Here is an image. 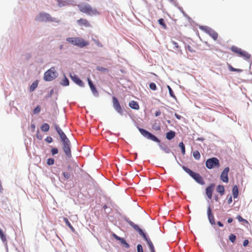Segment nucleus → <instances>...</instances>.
Returning <instances> with one entry per match:
<instances>
[{
  "label": "nucleus",
  "mask_w": 252,
  "mask_h": 252,
  "mask_svg": "<svg viewBox=\"0 0 252 252\" xmlns=\"http://www.w3.org/2000/svg\"><path fill=\"white\" fill-rule=\"evenodd\" d=\"M199 28L209 34L214 40H216L218 38V33L211 28L207 26H200Z\"/></svg>",
  "instance_id": "nucleus-9"
},
{
  "label": "nucleus",
  "mask_w": 252,
  "mask_h": 252,
  "mask_svg": "<svg viewBox=\"0 0 252 252\" xmlns=\"http://www.w3.org/2000/svg\"><path fill=\"white\" fill-rule=\"evenodd\" d=\"M69 76L72 81L76 85L81 87H84V83L77 75L75 74H72L70 73L69 74Z\"/></svg>",
  "instance_id": "nucleus-11"
},
{
  "label": "nucleus",
  "mask_w": 252,
  "mask_h": 252,
  "mask_svg": "<svg viewBox=\"0 0 252 252\" xmlns=\"http://www.w3.org/2000/svg\"><path fill=\"white\" fill-rule=\"evenodd\" d=\"M88 83L89 84V86L91 90V91L92 92V94L95 97H98L99 96V93L98 91L97 90L92 80L90 79H87Z\"/></svg>",
  "instance_id": "nucleus-15"
},
{
  "label": "nucleus",
  "mask_w": 252,
  "mask_h": 252,
  "mask_svg": "<svg viewBox=\"0 0 252 252\" xmlns=\"http://www.w3.org/2000/svg\"><path fill=\"white\" fill-rule=\"evenodd\" d=\"M38 85V81L37 80L34 81L31 84L30 89L29 91L30 92H32L34 91V90L37 88Z\"/></svg>",
  "instance_id": "nucleus-28"
},
{
  "label": "nucleus",
  "mask_w": 252,
  "mask_h": 252,
  "mask_svg": "<svg viewBox=\"0 0 252 252\" xmlns=\"http://www.w3.org/2000/svg\"><path fill=\"white\" fill-rule=\"evenodd\" d=\"M53 138L51 136H47L45 139V141L48 143H51L53 142Z\"/></svg>",
  "instance_id": "nucleus-51"
},
{
  "label": "nucleus",
  "mask_w": 252,
  "mask_h": 252,
  "mask_svg": "<svg viewBox=\"0 0 252 252\" xmlns=\"http://www.w3.org/2000/svg\"><path fill=\"white\" fill-rule=\"evenodd\" d=\"M179 147L180 148L181 150V153L183 155H185L186 153V148L183 142L179 143Z\"/></svg>",
  "instance_id": "nucleus-31"
},
{
  "label": "nucleus",
  "mask_w": 252,
  "mask_h": 252,
  "mask_svg": "<svg viewBox=\"0 0 252 252\" xmlns=\"http://www.w3.org/2000/svg\"><path fill=\"white\" fill-rule=\"evenodd\" d=\"M172 43L174 45V47L173 48L174 49H179L178 50V51L179 52H180V53H182V50L180 49L179 46L178 45V43L177 42H176V41H172Z\"/></svg>",
  "instance_id": "nucleus-39"
},
{
  "label": "nucleus",
  "mask_w": 252,
  "mask_h": 252,
  "mask_svg": "<svg viewBox=\"0 0 252 252\" xmlns=\"http://www.w3.org/2000/svg\"><path fill=\"white\" fill-rule=\"evenodd\" d=\"M207 216L208 220L211 225H215V221L214 215L212 213L211 204L209 203V205L207 207Z\"/></svg>",
  "instance_id": "nucleus-14"
},
{
  "label": "nucleus",
  "mask_w": 252,
  "mask_h": 252,
  "mask_svg": "<svg viewBox=\"0 0 252 252\" xmlns=\"http://www.w3.org/2000/svg\"><path fill=\"white\" fill-rule=\"evenodd\" d=\"M176 135V133L174 131L170 130L166 133V138L168 140L173 139Z\"/></svg>",
  "instance_id": "nucleus-22"
},
{
  "label": "nucleus",
  "mask_w": 252,
  "mask_h": 252,
  "mask_svg": "<svg viewBox=\"0 0 252 252\" xmlns=\"http://www.w3.org/2000/svg\"><path fill=\"white\" fill-rule=\"evenodd\" d=\"M167 88L169 91L170 96L173 98H174L175 100H177V98L175 95L174 94V92L171 88L169 85H167Z\"/></svg>",
  "instance_id": "nucleus-33"
},
{
  "label": "nucleus",
  "mask_w": 252,
  "mask_h": 252,
  "mask_svg": "<svg viewBox=\"0 0 252 252\" xmlns=\"http://www.w3.org/2000/svg\"><path fill=\"white\" fill-rule=\"evenodd\" d=\"M113 237L116 240L120 241V240L122 238L121 237L118 236L117 235H116L115 233H113L112 234Z\"/></svg>",
  "instance_id": "nucleus-53"
},
{
  "label": "nucleus",
  "mask_w": 252,
  "mask_h": 252,
  "mask_svg": "<svg viewBox=\"0 0 252 252\" xmlns=\"http://www.w3.org/2000/svg\"><path fill=\"white\" fill-rule=\"evenodd\" d=\"M228 68H229L230 71H233V72H241L242 71L240 69H237V68H234L233 67H232L230 65H229Z\"/></svg>",
  "instance_id": "nucleus-42"
},
{
  "label": "nucleus",
  "mask_w": 252,
  "mask_h": 252,
  "mask_svg": "<svg viewBox=\"0 0 252 252\" xmlns=\"http://www.w3.org/2000/svg\"><path fill=\"white\" fill-rule=\"evenodd\" d=\"M112 100L113 107L120 104V102L116 97L113 96Z\"/></svg>",
  "instance_id": "nucleus-41"
},
{
  "label": "nucleus",
  "mask_w": 252,
  "mask_h": 252,
  "mask_svg": "<svg viewBox=\"0 0 252 252\" xmlns=\"http://www.w3.org/2000/svg\"><path fill=\"white\" fill-rule=\"evenodd\" d=\"M121 244L123 245L126 249H128L130 247L129 244L126 242L125 238H122L120 241Z\"/></svg>",
  "instance_id": "nucleus-30"
},
{
  "label": "nucleus",
  "mask_w": 252,
  "mask_h": 252,
  "mask_svg": "<svg viewBox=\"0 0 252 252\" xmlns=\"http://www.w3.org/2000/svg\"><path fill=\"white\" fill-rule=\"evenodd\" d=\"M174 115L175 117L178 120H181L182 118V116L176 113H175Z\"/></svg>",
  "instance_id": "nucleus-58"
},
{
  "label": "nucleus",
  "mask_w": 252,
  "mask_h": 252,
  "mask_svg": "<svg viewBox=\"0 0 252 252\" xmlns=\"http://www.w3.org/2000/svg\"><path fill=\"white\" fill-rule=\"evenodd\" d=\"M217 224L220 227H223V224L221 222H220V221H218L217 222Z\"/></svg>",
  "instance_id": "nucleus-61"
},
{
  "label": "nucleus",
  "mask_w": 252,
  "mask_h": 252,
  "mask_svg": "<svg viewBox=\"0 0 252 252\" xmlns=\"http://www.w3.org/2000/svg\"><path fill=\"white\" fill-rule=\"evenodd\" d=\"M63 221L65 223L66 225L71 230L72 232L75 231V229L73 226L71 225V223L68 220V219L67 218H63Z\"/></svg>",
  "instance_id": "nucleus-27"
},
{
  "label": "nucleus",
  "mask_w": 252,
  "mask_h": 252,
  "mask_svg": "<svg viewBox=\"0 0 252 252\" xmlns=\"http://www.w3.org/2000/svg\"><path fill=\"white\" fill-rule=\"evenodd\" d=\"M204 140H205V139L203 137H198L196 139V141H203Z\"/></svg>",
  "instance_id": "nucleus-64"
},
{
  "label": "nucleus",
  "mask_w": 252,
  "mask_h": 252,
  "mask_svg": "<svg viewBox=\"0 0 252 252\" xmlns=\"http://www.w3.org/2000/svg\"><path fill=\"white\" fill-rule=\"evenodd\" d=\"M72 174H71L69 172H63V176L64 180H68L69 178H70L71 175Z\"/></svg>",
  "instance_id": "nucleus-35"
},
{
  "label": "nucleus",
  "mask_w": 252,
  "mask_h": 252,
  "mask_svg": "<svg viewBox=\"0 0 252 252\" xmlns=\"http://www.w3.org/2000/svg\"><path fill=\"white\" fill-rule=\"evenodd\" d=\"M46 162L48 165H52L54 164L55 160L53 158H49L47 159Z\"/></svg>",
  "instance_id": "nucleus-46"
},
{
  "label": "nucleus",
  "mask_w": 252,
  "mask_h": 252,
  "mask_svg": "<svg viewBox=\"0 0 252 252\" xmlns=\"http://www.w3.org/2000/svg\"><path fill=\"white\" fill-rule=\"evenodd\" d=\"M230 49L233 52L238 54L240 57H243L245 59H249L251 58V56L249 53L244 50H242L241 49L233 45L231 46Z\"/></svg>",
  "instance_id": "nucleus-10"
},
{
  "label": "nucleus",
  "mask_w": 252,
  "mask_h": 252,
  "mask_svg": "<svg viewBox=\"0 0 252 252\" xmlns=\"http://www.w3.org/2000/svg\"><path fill=\"white\" fill-rule=\"evenodd\" d=\"M230 170L229 167H226L221 172L220 176V180L224 183H228L229 181V178L228 176V173Z\"/></svg>",
  "instance_id": "nucleus-13"
},
{
  "label": "nucleus",
  "mask_w": 252,
  "mask_h": 252,
  "mask_svg": "<svg viewBox=\"0 0 252 252\" xmlns=\"http://www.w3.org/2000/svg\"><path fill=\"white\" fill-rule=\"evenodd\" d=\"M58 76V73L54 67H52L45 72L44 80L46 81H51Z\"/></svg>",
  "instance_id": "nucleus-7"
},
{
  "label": "nucleus",
  "mask_w": 252,
  "mask_h": 252,
  "mask_svg": "<svg viewBox=\"0 0 252 252\" xmlns=\"http://www.w3.org/2000/svg\"><path fill=\"white\" fill-rule=\"evenodd\" d=\"M95 43L96 44V45L99 47H102L103 45L98 41L97 40H95Z\"/></svg>",
  "instance_id": "nucleus-55"
},
{
  "label": "nucleus",
  "mask_w": 252,
  "mask_h": 252,
  "mask_svg": "<svg viewBox=\"0 0 252 252\" xmlns=\"http://www.w3.org/2000/svg\"><path fill=\"white\" fill-rule=\"evenodd\" d=\"M36 137L39 140H41L43 138V136L39 133V131L38 129H37V130Z\"/></svg>",
  "instance_id": "nucleus-52"
},
{
  "label": "nucleus",
  "mask_w": 252,
  "mask_h": 252,
  "mask_svg": "<svg viewBox=\"0 0 252 252\" xmlns=\"http://www.w3.org/2000/svg\"><path fill=\"white\" fill-rule=\"evenodd\" d=\"M185 49L188 50L191 53H195V50L193 49V48L189 45H185Z\"/></svg>",
  "instance_id": "nucleus-47"
},
{
  "label": "nucleus",
  "mask_w": 252,
  "mask_h": 252,
  "mask_svg": "<svg viewBox=\"0 0 252 252\" xmlns=\"http://www.w3.org/2000/svg\"><path fill=\"white\" fill-rule=\"evenodd\" d=\"M236 218L239 222H248L247 220L243 219L240 215H237Z\"/></svg>",
  "instance_id": "nucleus-49"
},
{
  "label": "nucleus",
  "mask_w": 252,
  "mask_h": 252,
  "mask_svg": "<svg viewBox=\"0 0 252 252\" xmlns=\"http://www.w3.org/2000/svg\"><path fill=\"white\" fill-rule=\"evenodd\" d=\"M193 157L196 160H199L200 158V154L199 151L197 150L193 151Z\"/></svg>",
  "instance_id": "nucleus-34"
},
{
  "label": "nucleus",
  "mask_w": 252,
  "mask_h": 252,
  "mask_svg": "<svg viewBox=\"0 0 252 252\" xmlns=\"http://www.w3.org/2000/svg\"><path fill=\"white\" fill-rule=\"evenodd\" d=\"M96 69L98 71H100L101 72H108L109 69L107 68L103 67L101 66H97L96 67Z\"/></svg>",
  "instance_id": "nucleus-36"
},
{
  "label": "nucleus",
  "mask_w": 252,
  "mask_h": 252,
  "mask_svg": "<svg viewBox=\"0 0 252 252\" xmlns=\"http://www.w3.org/2000/svg\"><path fill=\"white\" fill-rule=\"evenodd\" d=\"M229 240L232 243H234L236 239V236L234 234H231L228 237Z\"/></svg>",
  "instance_id": "nucleus-37"
},
{
  "label": "nucleus",
  "mask_w": 252,
  "mask_h": 252,
  "mask_svg": "<svg viewBox=\"0 0 252 252\" xmlns=\"http://www.w3.org/2000/svg\"><path fill=\"white\" fill-rule=\"evenodd\" d=\"M178 9L183 14L184 16L188 19L189 22L190 24H191L193 22L192 19L189 16H188V14L184 11L182 7H178Z\"/></svg>",
  "instance_id": "nucleus-24"
},
{
  "label": "nucleus",
  "mask_w": 252,
  "mask_h": 252,
  "mask_svg": "<svg viewBox=\"0 0 252 252\" xmlns=\"http://www.w3.org/2000/svg\"><path fill=\"white\" fill-rule=\"evenodd\" d=\"M41 130L43 132H47L50 128V126L47 123H44L40 127Z\"/></svg>",
  "instance_id": "nucleus-29"
},
{
  "label": "nucleus",
  "mask_w": 252,
  "mask_h": 252,
  "mask_svg": "<svg viewBox=\"0 0 252 252\" xmlns=\"http://www.w3.org/2000/svg\"><path fill=\"white\" fill-rule=\"evenodd\" d=\"M129 106L132 109L137 110L139 109V104L137 101L132 100L129 102Z\"/></svg>",
  "instance_id": "nucleus-20"
},
{
  "label": "nucleus",
  "mask_w": 252,
  "mask_h": 252,
  "mask_svg": "<svg viewBox=\"0 0 252 252\" xmlns=\"http://www.w3.org/2000/svg\"><path fill=\"white\" fill-rule=\"evenodd\" d=\"M183 169L188 173L195 181L201 185H204L205 182L203 177L198 173L195 172L187 166H183Z\"/></svg>",
  "instance_id": "nucleus-5"
},
{
  "label": "nucleus",
  "mask_w": 252,
  "mask_h": 252,
  "mask_svg": "<svg viewBox=\"0 0 252 252\" xmlns=\"http://www.w3.org/2000/svg\"><path fill=\"white\" fill-rule=\"evenodd\" d=\"M232 202V196H230L229 198L228 199L227 203L228 204H230Z\"/></svg>",
  "instance_id": "nucleus-60"
},
{
  "label": "nucleus",
  "mask_w": 252,
  "mask_h": 252,
  "mask_svg": "<svg viewBox=\"0 0 252 252\" xmlns=\"http://www.w3.org/2000/svg\"><path fill=\"white\" fill-rule=\"evenodd\" d=\"M138 130L140 133L145 138L151 140L154 142H157L158 143V145L160 149L164 151L166 154H169L170 153H172V155L175 157L176 159V157L174 154L173 152H171V150L167 147V146L164 143H161L160 142V139L158 138L154 134L149 132L147 130L144 129L143 128L138 127Z\"/></svg>",
  "instance_id": "nucleus-2"
},
{
  "label": "nucleus",
  "mask_w": 252,
  "mask_h": 252,
  "mask_svg": "<svg viewBox=\"0 0 252 252\" xmlns=\"http://www.w3.org/2000/svg\"><path fill=\"white\" fill-rule=\"evenodd\" d=\"M77 23L81 27H85L86 28L92 27L91 24L86 19L81 18L77 21Z\"/></svg>",
  "instance_id": "nucleus-17"
},
{
  "label": "nucleus",
  "mask_w": 252,
  "mask_h": 252,
  "mask_svg": "<svg viewBox=\"0 0 252 252\" xmlns=\"http://www.w3.org/2000/svg\"><path fill=\"white\" fill-rule=\"evenodd\" d=\"M100 13L96 9L93 8L91 5H90L86 14L94 16L100 15Z\"/></svg>",
  "instance_id": "nucleus-18"
},
{
  "label": "nucleus",
  "mask_w": 252,
  "mask_h": 252,
  "mask_svg": "<svg viewBox=\"0 0 252 252\" xmlns=\"http://www.w3.org/2000/svg\"><path fill=\"white\" fill-rule=\"evenodd\" d=\"M149 88L153 91H156L157 89L156 84L154 82H151L150 83Z\"/></svg>",
  "instance_id": "nucleus-44"
},
{
  "label": "nucleus",
  "mask_w": 252,
  "mask_h": 252,
  "mask_svg": "<svg viewBox=\"0 0 252 252\" xmlns=\"http://www.w3.org/2000/svg\"><path fill=\"white\" fill-rule=\"evenodd\" d=\"M205 165L208 169H212L220 166L219 160L216 157L208 158L205 162Z\"/></svg>",
  "instance_id": "nucleus-8"
},
{
  "label": "nucleus",
  "mask_w": 252,
  "mask_h": 252,
  "mask_svg": "<svg viewBox=\"0 0 252 252\" xmlns=\"http://www.w3.org/2000/svg\"><path fill=\"white\" fill-rule=\"evenodd\" d=\"M153 128L157 131L159 130L160 129V126L159 124L155 123L152 126Z\"/></svg>",
  "instance_id": "nucleus-43"
},
{
  "label": "nucleus",
  "mask_w": 252,
  "mask_h": 252,
  "mask_svg": "<svg viewBox=\"0 0 252 252\" xmlns=\"http://www.w3.org/2000/svg\"><path fill=\"white\" fill-rule=\"evenodd\" d=\"M66 41L74 46L83 48L89 45V42L79 37H67Z\"/></svg>",
  "instance_id": "nucleus-6"
},
{
  "label": "nucleus",
  "mask_w": 252,
  "mask_h": 252,
  "mask_svg": "<svg viewBox=\"0 0 252 252\" xmlns=\"http://www.w3.org/2000/svg\"><path fill=\"white\" fill-rule=\"evenodd\" d=\"M41 110V107L39 105H37L36 107L33 110V113L34 114H38Z\"/></svg>",
  "instance_id": "nucleus-45"
},
{
  "label": "nucleus",
  "mask_w": 252,
  "mask_h": 252,
  "mask_svg": "<svg viewBox=\"0 0 252 252\" xmlns=\"http://www.w3.org/2000/svg\"><path fill=\"white\" fill-rule=\"evenodd\" d=\"M232 195L234 199L237 198L239 195V189L237 185H234L232 188Z\"/></svg>",
  "instance_id": "nucleus-23"
},
{
  "label": "nucleus",
  "mask_w": 252,
  "mask_h": 252,
  "mask_svg": "<svg viewBox=\"0 0 252 252\" xmlns=\"http://www.w3.org/2000/svg\"><path fill=\"white\" fill-rule=\"evenodd\" d=\"M233 219L232 218H229L227 220V222L230 223L233 221Z\"/></svg>",
  "instance_id": "nucleus-63"
},
{
  "label": "nucleus",
  "mask_w": 252,
  "mask_h": 252,
  "mask_svg": "<svg viewBox=\"0 0 252 252\" xmlns=\"http://www.w3.org/2000/svg\"><path fill=\"white\" fill-rule=\"evenodd\" d=\"M58 5L62 7L66 5H76V2L73 0H57Z\"/></svg>",
  "instance_id": "nucleus-12"
},
{
  "label": "nucleus",
  "mask_w": 252,
  "mask_h": 252,
  "mask_svg": "<svg viewBox=\"0 0 252 252\" xmlns=\"http://www.w3.org/2000/svg\"><path fill=\"white\" fill-rule=\"evenodd\" d=\"M59 153V150L57 148L53 147L51 150V153L52 156H55Z\"/></svg>",
  "instance_id": "nucleus-40"
},
{
  "label": "nucleus",
  "mask_w": 252,
  "mask_h": 252,
  "mask_svg": "<svg viewBox=\"0 0 252 252\" xmlns=\"http://www.w3.org/2000/svg\"><path fill=\"white\" fill-rule=\"evenodd\" d=\"M158 24L161 26L165 30L167 29V26L166 23H165L164 20L163 18H160L158 20Z\"/></svg>",
  "instance_id": "nucleus-32"
},
{
  "label": "nucleus",
  "mask_w": 252,
  "mask_h": 252,
  "mask_svg": "<svg viewBox=\"0 0 252 252\" xmlns=\"http://www.w3.org/2000/svg\"><path fill=\"white\" fill-rule=\"evenodd\" d=\"M137 252H144L143 247L141 244H138L136 247Z\"/></svg>",
  "instance_id": "nucleus-48"
},
{
  "label": "nucleus",
  "mask_w": 252,
  "mask_h": 252,
  "mask_svg": "<svg viewBox=\"0 0 252 252\" xmlns=\"http://www.w3.org/2000/svg\"><path fill=\"white\" fill-rule=\"evenodd\" d=\"M217 191L219 192L221 195L224 194L225 192L224 187L223 185H219L217 187Z\"/></svg>",
  "instance_id": "nucleus-25"
},
{
  "label": "nucleus",
  "mask_w": 252,
  "mask_h": 252,
  "mask_svg": "<svg viewBox=\"0 0 252 252\" xmlns=\"http://www.w3.org/2000/svg\"><path fill=\"white\" fill-rule=\"evenodd\" d=\"M54 93V90L52 89L50 90V91L48 93V94L45 96V98L46 99H48L50 97H51Z\"/></svg>",
  "instance_id": "nucleus-50"
},
{
  "label": "nucleus",
  "mask_w": 252,
  "mask_h": 252,
  "mask_svg": "<svg viewBox=\"0 0 252 252\" xmlns=\"http://www.w3.org/2000/svg\"><path fill=\"white\" fill-rule=\"evenodd\" d=\"M122 218L127 222L129 225L132 227L138 234L143 238V239L147 242L149 246L151 252H156L154 246L151 241L148 234L144 232L140 228L137 224H135L131 221L127 217L124 216Z\"/></svg>",
  "instance_id": "nucleus-3"
},
{
  "label": "nucleus",
  "mask_w": 252,
  "mask_h": 252,
  "mask_svg": "<svg viewBox=\"0 0 252 252\" xmlns=\"http://www.w3.org/2000/svg\"><path fill=\"white\" fill-rule=\"evenodd\" d=\"M0 237L1 240V241L3 242H4L6 241V238L4 234L3 233L2 229L0 228Z\"/></svg>",
  "instance_id": "nucleus-38"
},
{
  "label": "nucleus",
  "mask_w": 252,
  "mask_h": 252,
  "mask_svg": "<svg viewBox=\"0 0 252 252\" xmlns=\"http://www.w3.org/2000/svg\"><path fill=\"white\" fill-rule=\"evenodd\" d=\"M67 170L70 172H71L72 170V168L70 165H68L67 166Z\"/></svg>",
  "instance_id": "nucleus-62"
},
{
  "label": "nucleus",
  "mask_w": 252,
  "mask_h": 252,
  "mask_svg": "<svg viewBox=\"0 0 252 252\" xmlns=\"http://www.w3.org/2000/svg\"><path fill=\"white\" fill-rule=\"evenodd\" d=\"M31 128L32 131H34L35 129V126L34 124H32L31 125Z\"/></svg>",
  "instance_id": "nucleus-57"
},
{
  "label": "nucleus",
  "mask_w": 252,
  "mask_h": 252,
  "mask_svg": "<svg viewBox=\"0 0 252 252\" xmlns=\"http://www.w3.org/2000/svg\"><path fill=\"white\" fill-rule=\"evenodd\" d=\"M60 84L63 87H67L69 85V81L64 74H63V77L60 82Z\"/></svg>",
  "instance_id": "nucleus-21"
},
{
  "label": "nucleus",
  "mask_w": 252,
  "mask_h": 252,
  "mask_svg": "<svg viewBox=\"0 0 252 252\" xmlns=\"http://www.w3.org/2000/svg\"><path fill=\"white\" fill-rule=\"evenodd\" d=\"M90 5L88 3H83L78 4L77 6L81 12L86 14Z\"/></svg>",
  "instance_id": "nucleus-19"
},
{
  "label": "nucleus",
  "mask_w": 252,
  "mask_h": 252,
  "mask_svg": "<svg viewBox=\"0 0 252 252\" xmlns=\"http://www.w3.org/2000/svg\"><path fill=\"white\" fill-rule=\"evenodd\" d=\"M55 129L59 135L60 140L62 143L63 149L66 157L70 158L72 157L71 150V143L69 139L67 138L66 134L60 128L59 125L55 124Z\"/></svg>",
  "instance_id": "nucleus-1"
},
{
  "label": "nucleus",
  "mask_w": 252,
  "mask_h": 252,
  "mask_svg": "<svg viewBox=\"0 0 252 252\" xmlns=\"http://www.w3.org/2000/svg\"><path fill=\"white\" fill-rule=\"evenodd\" d=\"M173 3V4H174V5L175 6H176V7H177L178 8V7H180L179 5H178V3L177 2V1L176 0H173V2H172Z\"/></svg>",
  "instance_id": "nucleus-59"
},
{
  "label": "nucleus",
  "mask_w": 252,
  "mask_h": 252,
  "mask_svg": "<svg viewBox=\"0 0 252 252\" xmlns=\"http://www.w3.org/2000/svg\"><path fill=\"white\" fill-rule=\"evenodd\" d=\"M215 186V184L212 183L206 188V194L209 199H211L212 197L213 191Z\"/></svg>",
  "instance_id": "nucleus-16"
},
{
  "label": "nucleus",
  "mask_w": 252,
  "mask_h": 252,
  "mask_svg": "<svg viewBox=\"0 0 252 252\" xmlns=\"http://www.w3.org/2000/svg\"><path fill=\"white\" fill-rule=\"evenodd\" d=\"M35 20L38 22H54L57 23L60 22L58 18L52 17L50 14L45 12H40L35 17Z\"/></svg>",
  "instance_id": "nucleus-4"
},
{
  "label": "nucleus",
  "mask_w": 252,
  "mask_h": 252,
  "mask_svg": "<svg viewBox=\"0 0 252 252\" xmlns=\"http://www.w3.org/2000/svg\"><path fill=\"white\" fill-rule=\"evenodd\" d=\"M161 114V111L160 110H158L156 111L155 115L156 117H158Z\"/></svg>",
  "instance_id": "nucleus-56"
},
{
  "label": "nucleus",
  "mask_w": 252,
  "mask_h": 252,
  "mask_svg": "<svg viewBox=\"0 0 252 252\" xmlns=\"http://www.w3.org/2000/svg\"><path fill=\"white\" fill-rule=\"evenodd\" d=\"M249 243V241L248 239H246L243 241V245L244 247H247Z\"/></svg>",
  "instance_id": "nucleus-54"
},
{
  "label": "nucleus",
  "mask_w": 252,
  "mask_h": 252,
  "mask_svg": "<svg viewBox=\"0 0 252 252\" xmlns=\"http://www.w3.org/2000/svg\"><path fill=\"white\" fill-rule=\"evenodd\" d=\"M114 108L116 110V111L119 114H120L121 115H123L124 111V109L122 108L121 106L120 105V104L114 107Z\"/></svg>",
  "instance_id": "nucleus-26"
}]
</instances>
